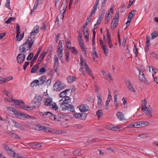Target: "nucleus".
Wrapping results in <instances>:
<instances>
[{
    "mask_svg": "<svg viewBox=\"0 0 158 158\" xmlns=\"http://www.w3.org/2000/svg\"><path fill=\"white\" fill-rule=\"evenodd\" d=\"M96 114L98 118H100V117L102 115L103 113L102 110H98L96 112Z\"/></svg>",
    "mask_w": 158,
    "mask_h": 158,
    "instance_id": "obj_47",
    "label": "nucleus"
},
{
    "mask_svg": "<svg viewBox=\"0 0 158 158\" xmlns=\"http://www.w3.org/2000/svg\"><path fill=\"white\" fill-rule=\"evenodd\" d=\"M16 31H17V37L19 35V34H20V27L18 24H17L16 25Z\"/></svg>",
    "mask_w": 158,
    "mask_h": 158,
    "instance_id": "obj_50",
    "label": "nucleus"
},
{
    "mask_svg": "<svg viewBox=\"0 0 158 158\" xmlns=\"http://www.w3.org/2000/svg\"><path fill=\"white\" fill-rule=\"evenodd\" d=\"M80 68L79 69V71L83 73V75L85 76L86 72L93 79H94V77L92 71L87 64L86 62H84L82 64H80Z\"/></svg>",
    "mask_w": 158,
    "mask_h": 158,
    "instance_id": "obj_3",
    "label": "nucleus"
},
{
    "mask_svg": "<svg viewBox=\"0 0 158 158\" xmlns=\"http://www.w3.org/2000/svg\"><path fill=\"white\" fill-rule=\"evenodd\" d=\"M107 43L108 44V46L110 48H112L113 46L112 44V43L111 42V39H109V40H107Z\"/></svg>",
    "mask_w": 158,
    "mask_h": 158,
    "instance_id": "obj_62",
    "label": "nucleus"
},
{
    "mask_svg": "<svg viewBox=\"0 0 158 158\" xmlns=\"http://www.w3.org/2000/svg\"><path fill=\"white\" fill-rule=\"evenodd\" d=\"M42 98L39 96L36 97L34 99V103L35 106L39 107L41 105Z\"/></svg>",
    "mask_w": 158,
    "mask_h": 158,
    "instance_id": "obj_15",
    "label": "nucleus"
},
{
    "mask_svg": "<svg viewBox=\"0 0 158 158\" xmlns=\"http://www.w3.org/2000/svg\"><path fill=\"white\" fill-rule=\"evenodd\" d=\"M67 6V4L65 3L64 4L63 3L61 5L60 8L61 9H62L60 11V14H61L60 15L61 18L62 19H63L64 18V15Z\"/></svg>",
    "mask_w": 158,
    "mask_h": 158,
    "instance_id": "obj_16",
    "label": "nucleus"
},
{
    "mask_svg": "<svg viewBox=\"0 0 158 158\" xmlns=\"http://www.w3.org/2000/svg\"><path fill=\"white\" fill-rule=\"evenodd\" d=\"M70 90L69 89H67L64 90V91L62 92L60 94V96L61 97H63L66 96L67 94L68 91Z\"/></svg>",
    "mask_w": 158,
    "mask_h": 158,
    "instance_id": "obj_33",
    "label": "nucleus"
},
{
    "mask_svg": "<svg viewBox=\"0 0 158 158\" xmlns=\"http://www.w3.org/2000/svg\"><path fill=\"white\" fill-rule=\"evenodd\" d=\"M84 35L86 41L87 42H88L89 41V34L88 33H85V31H83Z\"/></svg>",
    "mask_w": 158,
    "mask_h": 158,
    "instance_id": "obj_55",
    "label": "nucleus"
},
{
    "mask_svg": "<svg viewBox=\"0 0 158 158\" xmlns=\"http://www.w3.org/2000/svg\"><path fill=\"white\" fill-rule=\"evenodd\" d=\"M122 100L123 101V104L124 107L125 108H127V105L126 104L127 101H126L125 98L124 97L122 99Z\"/></svg>",
    "mask_w": 158,
    "mask_h": 158,
    "instance_id": "obj_60",
    "label": "nucleus"
},
{
    "mask_svg": "<svg viewBox=\"0 0 158 158\" xmlns=\"http://www.w3.org/2000/svg\"><path fill=\"white\" fill-rule=\"evenodd\" d=\"M54 66H59V62L58 60V59L57 56L55 55L54 57Z\"/></svg>",
    "mask_w": 158,
    "mask_h": 158,
    "instance_id": "obj_30",
    "label": "nucleus"
},
{
    "mask_svg": "<svg viewBox=\"0 0 158 158\" xmlns=\"http://www.w3.org/2000/svg\"><path fill=\"white\" fill-rule=\"evenodd\" d=\"M37 127L40 130H42L44 131L45 128L46 127H45L41 125H38L37 126Z\"/></svg>",
    "mask_w": 158,
    "mask_h": 158,
    "instance_id": "obj_44",
    "label": "nucleus"
},
{
    "mask_svg": "<svg viewBox=\"0 0 158 158\" xmlns=\"http://www.w3.org/2000/svg\"><path fill=\"white\" fill-rule=\"evenodd\" d=\"M114 105L117 110H118L119 108V104L117 101V98H114Z\"/></svg>",
    "mask_w": 158,
    "mask_h": 158,
    "instance_id": "obj_35",
    "label": "nucleus"
},
{
    "mask_svg": "<svg viewBox=\"0 0 158 158\" xmlns=\"http://www.w3.org/2000/svg\"><path fill=\"white\" fill-rule=\"evenodd\" d=\"M46 52H42L39 57L43 60L46 55Z\"/></svg>",
    "mask_w": 158,
    "mask_h": 158,
    "instance_id": "obj_59",
    "label": "nucleus"
},
{
    "mask_svg": "<svg viewBox=\"0 0 158 158\" xmlns=\"http://www.w3.org/2000/svg\"><path fill=\"white\" fill-rule=\"evenodd\" d=\"M79 110L81 112H85L89 110V108L86 104H82L79 107Z\"/></svg>",
    "mask_w": 158,
    "mask_h": 158,
    "instance_id": "obj_17",
    "label": "nucleus"
},
{
    "mask_svg": "<svg viewBox=\"0 0 158 158\" xmlns=\"http://www.w3.org/2000/svg\"><path fill=\"white\" fill-rule=\"evenodd\" d=\"M34 42V38L29 37L25 42L20 46V52L21 53H24L25 55H27L31 48Z\"/></svg>",
    "mask_w": 158,
    "mask_h": 158,
    "instance_id": "obj_2",
    "label": "nucleus"
},
{
    "mask_svg": "<svg viewBox=\"0 0 158 158\" xmlns=\"http://www.w3.org/2000/svg\"><path fill=\"white\" fill-rule=\"evenodd\" d=\"M66 85L62 83L60 81L57 80L53 86V88L54 90L57 91H60L61 90L65 88Z\"/></svg>",
    "mask_w": 158,
    "mask_h": 158,
    "instance_id": "obj_6",
    "label": "nucleus"
},
{
    "mask_svg": "<svg viewBox=\"0 0 158 158\" xmlns=\"http://www.w3.org/2000/svg\"><path fill=\"white\" fill-rule=\"evenodd\" d=\"M78 40L79 43V44H80L81 43H83V40L81 39L82 37V34L79 32H78Z\"/></svg>",
    "mask_w": 158,
    "mask_h": 158,
    "instance_id": "obj_42",
    "label": "nucleus"
},
{
    "mask_svg": "<svg viewBox=\"0 0 158 158\" xmlns=\"http://www.w3.org/2000/svg\"><path fill=\"white\" fill-rule=\"evenodd\" d=\"M76 79V78L74 76H70L67 78L68 81L69 83H72Z\"/></svg>",
    "mask_w": 158,
    "mask_h": 158,
    "instance_id": "obj_29",
    "label": "nucleus"
},
{
    "mask_svg": "<svg viewBox=\"0 0 158 158\" xmlns=\"http://www.w3.org/2000/svg\"><path fill=\"white\" fill-rule=\"evenodd\" d=\"M20 34H19V35L18 36L17 38V35H16V40L18 41H21L23 39L24 36V33L21 34L20 35Z\"/></svg>",
    "mask_w": 158,
    "mask_h": 158,
    "instance_id": "obj_40",
    "label": "nucleus"
},
{
    "mask_svg": "<svg viewBox=\"0 0 158 158\" xmlns=\"http://www.w3.org/2000/svg\"><path fill=\"white\" fill-rule=\"evenodd\" d=\"M65 59L67 62L69 61V52L68 50H66L65 53Z\"/></svg>",
    "mask_w": 158,
    "mask_h": 158,
    "instance_id": "obj_53",
    "label": "nucleus"
},
{
    "mask_svg": "<svg viewBox=\"0 0 158 158\" xmlns=\"http://www.w3.org/2000/svg\"><path fill=\"white\" fill-rule=\"evenodd\" d=\"M125 83L126 86L130 91L133 93L135 92V90L133 87L132 84L129 79H127L126 80Z\"/></svg>",
    "mask_w": 158,
    "mask_h": 158,
    "instance_id": "obj_13",
    "label": "nucleus"
},
{
    "mask_svg": "<svg viewBox=\"0 0 158 158\" xmlns=\"http://www.w3.org/2000/svg\"><path fill=\"white\" fill-rule=\"evenodd\" d=\"M73 115L75 118L81 119H85L87 114L86 113H76L73 114Z\"/></svg>",
    "mask_w": 158,
    "mask_h": 158,
    "instance_id": "obj_11",
    "label": "nucleus"
},
{
    "mask_svg": "<svg viewBox=\"0 0 158 158\" xmlns=\"http://www.w3.org/2000/svg\"><path fill=\"white\" fill-rule=\"evenodd\" d=\"M44 104L45 106H49L52 109L56 110L58 109V106L56 103L52 101V99L50 97H48L45 99Z\"/></svg>",
    "mask_w": 158,
    "mask_h": 158,
    "instance_id": "obj_5",
    "label": "nucleus"
},
{
    "mask_svg": "<svg viewBox=\"0 0 158 158\" xmlns=\"http://www.w3.org/2000/svg\"><path fill=\"white\" fill-rule=\"evenodd\" d=\"M15 114L18 116V118L20 119L24 118H29L32 119L33 117L31 116L24 113H20L19 111L17 110L15 112Z\"/></svg>",
    "mask_w": 158,
    "mask_h": 158,
    "instance_id": "obj_7",
    "label": "nucleus"
},
{
    "mask_svg": "<svg viewBox=\"0 0 158 158\" xmlns=\"http://www.w3.org/2000/svg\"><path fill=\"white\" fill-rule=\"evenodd\" d=\"M61 133L60 131L57 129H53L52 134H59Z\"/></svg>",
    "mask_w": 158,
    "mask_h": 158,
    "instance_id": "obj_54",
    "label": "nucleus"
},
{
    "mask_svg": "<svg viewBox=\"0 0 158 158\" xmlns=\"http://www.w3.org/2000/svg\"><path fill=\"white\" fill-rule=\"evenodd\" d=\"M105 10L103 9L101 11V12L100 13L99 15V18H100V19H102L103 17V16H104L105 15Z\"/></svg>",
    "mask_w": 158,
    "mask_h": 158,
    "instance_id": "obj_49",
    "label": "nucleus"
},
{
    "mask_svg": "<svg viewBox=\"0 0 158 158\" xmlns=\"http://www.w3.org/2000/svg\"><path fill=\"white\" fill-rule=\"evenodd\" d=\"M40 63H38L36 65H35L32 68L31 72V73H35L38 72V69Z\"/></svg>",
    "mask_w": 158,
    "mask_h": 158,
    "instance_id": "obj_23",
    "label": "nucleus"
},
{
    "mask_svg": "<svg viewBox=\"0 0 158 158\" xmlns=\"http://www.w3.org/2000/svg\"><path fill=\"white\" fill-rule=\"evenodd\" d=\"M139 79L141 81L143 82L146 84L149 85V83L146 80L144 77V75L143 73L141 72L140 70H139Z\"/></svg>",
    "mask_w": 158,
    "mask_h": 158,
    "instance_id": "obj_10",
    "label": "nucleus"
},
{
    "mask_svg": "<svg viewBox=\"0 0 158 158\" xmlns=\"http://www.w3.org/2000/svg\"><path fill=\"white\" fill-rule=\"evenodd\" d=\"M15 18L14 17H10L8 20L6 21L5 23L7 24L10 23L12 21H14Z\"/></svg>",
    "mask_w": 158,
    "mask_h": 158,
    "instance_id": "obj_52",
    "label": "nucleus"
},
{
    "mask_svg": "<svg viewBox=\"0 0 158 158\" xmlns=\"http://www.w3.org/2000/svg\"><path fill=\"white\" fill-rule=\"evenodd\" d=\"M26 55L23 53L18 54L17 58L18 62L20 63H22L25 59Z\"/></svg>",
    "mask_w": 158,
    "mask_h": 158,
    "instance_id": "obj_14",
    "label": "nucleus"
},
{
    "mask_svg": "<svg viewBox=\"0 0 158 158\" xmlns=\"http://www.w3.org/2000/svg\"><path fill=\"white\" fill-rule=\"evenodd\" d=\"M31 87H33L34 86H36L37 85L40 86V83L38 80L36 79L34 80V81L31 82Z\"/></svg>",
    "mask_w": 158,
    "mask_h": 158,
    "instance_id": "obj_28",
    "label": "nucleus"
},
{
    "mask_svg": "<svg viewBox=\"0 0 158 158\" xmlns=\"http://www.w3.org/2000/svg\"><path fill=\"white\" fill-rule=\"evenodd\" d=\"M134 48L133 49V51L134 53H135V57H136L137 56V54H138V49L137 48V46L134 43Z\"/></svg>",
    "mask_w": 158,
    "mask_h": 158,
    "instance_id": "obj_51",
    "label": "nucleus"
},
{
    "mask_svg": "<svg viewBox=\"0 0 158 158\" xmlns=\"http://www.w3.org/2000/svg\"><path fill=\"white\" fill-rule=\"evenodd\" d=\"M147 41L146 44V47L147 49H148L150 45V36H147L146 37Z\"/></svg>",
    "mask_w": 158,
    "mask_h": 158,
    "instance_id": "obj_31",
    "label": "nucleus"
},
{
    "mask_svg": "<svg viewBox=\"0 0 158 158\" xmlns=\"http://www.w3.org/2000/svg\"><path fill=\"white\" fill-rule=\"evenodd\" d=\"M34 56V54L33 52H31L30 53L27 59V60H31L32 58H33Z\"/></svg>",
    "mask_w": 158,
    "mask_h": 158,
    "instance_id": "obj_46",
    "label": "nucleus"
},
{
    "mask_svg": "<svg viewBox=\"0 0 158 158\" xmlns=\"http://www.w3.org/2000/svg\"><path fill=\"white\" fill-rule=\"evenodd\" d=\"M147 104V102L146 100L144 99L142 102L141 110H143V108H147L146 106Z\"/></svg>",
    "mask_w": 158,
    "mask_h": 158,
    "instance_id": "obj_39",
    "label": "nucleus"
},
{
    "mask_svg": "<svg viewBox=\"0 0 158 158\" xmlns=\"http://www.w3.org/2000/svg\"><path fill=\"white\" fill-rule=\"evenodd\" d=\"M73 127L75 129H80L82 128L83 126L81 124H75L73 126Z\"/></svg>",
    "mask_w": 158,
    "mask_h": 158,
    "instance_id": "obj_34",
    "label": "nucleus"
},
{
    "mask_svg": "<svg viewBox=\"0 0 158 158\" xmlns=\"http://www.w3.org/2000/svg\"><path fill=\"white\" fill-rule=\"evenodd\" d=\"M48 117H49L51 119L54 120L56 119L54 115L51 113L50 112V114H49L48 116Z\"/></svg>",
    "mask_w": 158,
    "mask_h": 158,
    "instance_id": "obj_64",
    "label": "nucleus"
},
{
    "mask_svg": "<svg viewBox=\"0 0 158 158\" xmlns=\"http://www.w3.org/2000/svg\"><path fill=\"white\" fill-rule=\"evenodd\" d=\"M4 99L6 101H8L10 102L17 103L16 104H15V106L17 108L20 107V105L19 103H23V101L18 99H11L9 100L8 98H4Z\"/></svg>",
    "mask_w": 158,
    "mask_h": 158,
    "instance_id": "obj_9",
    "label": "nucleus"
},
{
    "mask_svg": "<svg viewBox=\"0 0 158 158\" xmlns=\"http://www.w3.org/2000/svg\"><path fill=\"white\" fill-rule=\"evenodd\" d=\"M136 11L135 10H133L131 11L129 14L128 17V19L131 21L134 15H135Z\"/></svg>",
    "mask_w": 158,
    "mask_h": 158,
    "instance_id": "obj_26",
    "label": "nucleus"
},
{
    "mask_svg": "<svg viewBox=\"0 0 158 158\" xmlns=\"http://www.w3.org/2000/svg\"><path fill=\"white\" fill-rule=\"evenodd\" d=\"M102 48L103 50L104 53L105 54L106 56H107L108 53V50L107 45H106L105 46H102Z\"/></svg>",
    "mask_w": 158,
    "mask_h": 158,
    "instance_id": "obj_36",
    "label": "nucleus"
},
{
    "mask_svg": "<svg viewBox=\"0 0 158 158\" xmlns=\"http://www.w3.org/2000/svg\"><path fill=\"white\" fill-rule=\"evenodd\" d=\"M152 39H153L158 36V33L156 31H154L151 34Z\"/></svg>",
    "mask_w": 158,
    "mask_h": 158,
    "instance_id": "obj_45",
    "label": "nucleus"
},
{
    "mask_svg": "<svg viewBox=\"0 0 158 158\" xmlns=\"http://www.w3.org/2000/svg\"><path fill=\"white\" fill-rule=\"evenodd\" d=\"M53 129L48 127H46L44 131L47 133H51L52 134Z\"/></svg>",
    "mask_w": 158,
    "mask_h": 158,
    "instance_id": "obj_48",
    "label": "nucleus"
},
{
    "mask_svg": "<svg viewBox=\"0 0 158 158\" xmlns=\"http://www.w3.org/2000/svg\"><path fill=\"white\" fill-rule=\"evenodd\" d=\"M139 123H140L141 127H145L149 124V122L146 121H140Z\"/></svg>",
    "mask_w": 158,
    "mask_h": 158,
    "instance_id": "obj_41",
    "label": "nucleus"
},
{
    "mask_svg": "<svg viewBox=\"0 0 158 158\" xmlns=\"http://www.w3.org/2000/svg\"><path fill=\"white\" fill-rule=\"evenodd\" d=\"M9 123L10 125L12 127H14L17 128H20L22 129L23 127L20 124L14 121L13 120L10 119L9 120Z\"/></svg>",
    "mask_w": 158,
    "mask_h": 158,
    "instance_id": "obj_12",
    "label": "nucleus"
},
{
    "mask_svg": "<svg viewBox=\"0 0 158 158\" xmlns=\"http://www.w3.org/2000/svg\"><path fill=\"white\" fill-rule=\"evenodd\" d=\"M65 41H66V45L67 48H68L70 49L71 48V44L70 42L67 41L66 40V39L65 38Z\"/></svg>",
    "mask_w": 158,
    "mask_h": 158,
    "instance_id": "obj_57",
    "label": "nucleus"
},
{
    "mask_svg": "<svg viewBox=\"0 0 158 158\" xmlns=\"http://www.w3.org/2000/svg\"><path fill=\"white\" fill-rule=\"evenodd\" d=\"M10 134H11L12 135V137L13 138H15L16 139H20V138L19 136L16 134L14 132H10V133H9Z\"/></svg>",
    "mask_w": 158,
    "mask_h": 158,
    "instance_id": "obj_38",
    "label": "nucleus"
},
{
    "mask_svg": "<svg viewBox=\"0 0 158 158\" xmlns=\"http://www.w3.org/2000/svg\"><path fill=\"white\" fill-rule=\"evenodd\" d=\"M6 109L12 111V112H14V113L15 114V112L16 111H17L15 109H14L11 107H10L9 106H7L6 107Z\"/></svg>",
    "mask_w": 158,
    "mask_h": 158,
    "instance_id": "obj_61",
    "label": "nucleus"
},
{
    "mask_svg": "<svg viewBox=\"0 0 158 158\" xmlns=\"http://www.w3.org/2000/svg\"><path fill=\"white\" fill-rule=\"evenodd\" d=\"M101 72L104 78L107 79L108 78V76L109 74V73H107L105 72V71L103 70H102L101 71Z\"/></svg>",
    "mask_w": 158,
    "mask_h": 158,
    "instance_id": "obj_43",
    "label": "nucleus"
},
{
    "mask_svg": "<svg viewBox=\"0 0 158 158\" xmlns=\"http://www.w3.org/2000/svg\"><path fill=\"white\" fill-rule=\"evenodd\" d=\"M41 50V48H40V47L39 48L37 52L36 53V54H35V56L34 57L33 59V60H32V61L31 62V64H33L34 63V62H35V61L36 60L39 54L40 53Z\"/></svg>",
    "mask_w": 158,
    "mask_h": 158,
    "instance_id": "obj_20",
    "label": "nucleus"
},
{
    "mask_svg": "<svg viewBox=\"0 0 158 158\" xmlns=\"http://www.w3.org/2000/svg\"><path fill=\"white\" fill-rule=\"evenodd\" d=\"M133 126L134 128H139L141 127L140 123H139V122L135 123V124H133Z\"/></svg>",
    "mask_w": 158,
    "mask_h": 158,
    "instance_id": "obj_56",
    "label": "nucleus"
},
{
    "mask_svg": "<svg viewBox=\"0 0 158 158\" xmlns=\"http://www.w3.org/2000/svg\"><path fill=\"white\" fill-rule=\"evenodd\" d=\"M149 107L143 108L142 110L144 112L146 115L150 118L152 116V112L153 111V109L150 106Z\"/></svg>",
    "mask_w": 158,
    "mask_h": 158,
    "instance_id": "obj_8",
    "label": "nucleus"
},
{
    "mask_svg": "<svg viewBox=\"0 0 158 158\" xmlns=\"http://www.w3.org/2000/svg\"><path fill=\"white\" fill-rule=\"evenodd\" d=\"M116 116L118 119L120 121H123L126 120L122 112H117L116 113Z\"/></svg>",
    "mask_w": 158,
    "mask_h": 158,
    "instance_id": "obj_18",
    "label": "nucleus"
},
{
    "mask_svg": "<svg viewBox=\"0 0 158 158\" xmlns=\"http://www.w3.org/2000/svg\"><path fill=\"white\" fill-rule=\"evenodd\" d=\"M46 68L44 67H42L37 72V74L38 75H41L44 74L46 72Z\"/></svg>",
    "mask_w": 158,
    "mask_h": 158,
    "instance_id": "obj_27",
    "label": "nucleus"
},
{
    "mask_svg": "<svg viewBox=\"0 0 158 158\" xmlns=\"http://www.w3.org/2000/svg\"><path fill=\"white\" fill-rule=\"evenodd\" d=\"M97 106L98 107L100 108H101L103 106V104L102 101H98Z\"/></svg>",
    "mask_w": 158,
    "mask_h": 158,
    "instance_id": "obj_58",
    "label": "nucleus"
},
{
    "mask_svg": "<svg viewBox=\"0 0 158 158\" xmlns=\"http://www.w3.org/2000/svg\"><path fill=\"white\" fill-rule=\"evenodd\" d=\"M73 153L75 156H79L81 154V151L80 149H77L73 151Z\"/></svg>",
    "mask_w": 158,
    "mask_h": 158,
    "instance_id": "obj_32",
    "label": "nucleus"
},
{
    "mask_svg": "<svg viewBox=\"0 0 158 158\" xmlns=\"http://www.w3.org/2000/svg\"><path fill=\"white\" fill-rule=\"evenodd\" d=\"M105 127L107 129L111 130L113 131H117L119 128V127H118L114 126H112L110 125H106L105 126Z\"/></svg>",
    "mask_w": 158,
    "mask_h": 158,
    "instance_id": "obj_24",
    "label": "nucleus"
},
{
    "mask_svg": "<svg viewBox=\"0 0 158 158\" xmlns=\"http://www.w3.org/2000/svg\"><path fill=\"white\" fill-rule=\"evenodd\" d=\"M10 0H6V3L5 5V6L9 9H10Z\"/></svg>",
    "mask_w": 158,
    "mask_h": 158,
    "instance_id": "obj_63",
    "label": "nucleus"
},
{
    "mask_svg": "<svg viewBox=\"0 0 158 158\" xmlns=\"http://www.w3.org/2000/svg\"><path fill=\"white\" fill-rule=\"evenodd\" d=\"M40 115L42 116H47V117L49 114H50V112L49 111H47L44 112H42L40 111L39 112Z\"/></svg>",
    "mask_w": 158,
    "mask_h": 158,
    "instance_id": "obj_37",
    "label": "nucleus"
},
{
    "mask_svg": "<svg viewBox=\"0 0 158 158\" xmlns=\"http://www.w3.org/2000/svg\"><path fill=\"white\" fill-rule=\"evenodd\" d=\"M46 76L43 75L41 77L39 78L38 81L40 83V85H43L46 81Z\"/></svg>",
    "mask_w": 158,
    "mask_h": 158,
    "instance_id": "obj_21",
    "label": "nucleus"
},
{
    "mask_svg": "<svg viewBox=\"0 0 158 158\" xmlns=\"http://www.w3.org/2000/svg\"><path fill=\"white\" fill-rule=\"evenodd\" d=\"M39 28L40 27L38 25L35 26L33 29V30L31 32V35H34L35 34H37L38 32V30Z\"/></svg>",
    "mask_w": 158,
    "mask_h": 158,
    "instance_id": "obj_22",
    "label": "nucleus"
},
{
    "mask_svg": "<svg viewBox=\"0 0 158 158\" xmlns=\"http://www.w3.org/2000/svg\"><path fill=\"white\" fill-rule=\"evenodd\" d=\"M70 102V98L69 97L65 96L60 100L59 103L60 105V108L63 111H65L67 110L74 112L75 108L73 105L69 104Z\"/></svg>",
    "mask_w": 158,
    "mask_h": 158,
    "instance_id": "obj_1",
    "label": "nucleus"
},
{
    "mask_svg": "<svg viewBox=\"0 0 158 158\" xmlns=\"http://www.w3.org/2000/svg\"><path fill=\"white\" fill-rule=\"evenodd\" d=\"M118 21H116V20L113 19L111 23V29L112 30L117 26L118 23Z\"/></svg>",
    "mask_w": 158,
    "mask_h": 158,
    "instance_id": "obj_25",
    "label": "nucleus"
},
{
    "mask_svg": "<svg viewBox=\"0 0 158 158\" xmlns=\"http://www.w3.org/2000/svg\"><path fill=\"white\" fill-rule=\"evenodd\" d=\"M3 147L5 151L10 156L14 158H20L22 156L16 153L12 148L5 145Z\"/></svg>",
    "mask_w": 158,
    "mask_h": 158,
    "instance_id": "obj_4",
    "label": "nucleus"
},
{
    "mask_svg": "<svg viewBox=\"0 0 158 158\" xmlns=\"http://www.w3.org/2000/svg\"><path fill=\"white\" fill-rule=\"evenodd\" d=\"M63 50V48H58L57 50V55L58 56L60 59L61 60H63V53L62 51Z\"/></svg>",
    "mask_w": 158,
    "mask_h": 158,
    "instance_id": "obj_19",
    "label": "nucleus"
}]
</instances>
